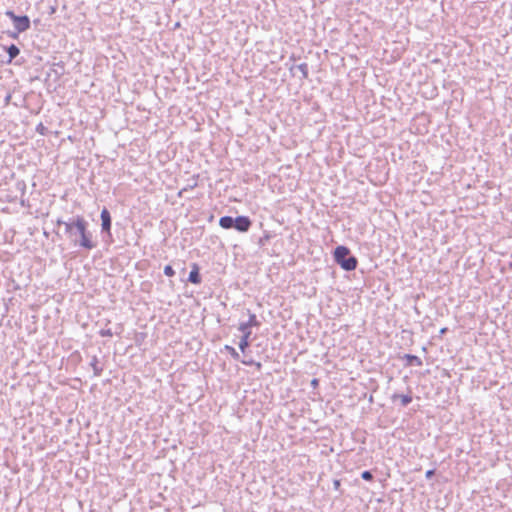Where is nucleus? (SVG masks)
Listing matches in <instances>:
<instances>
[{
  "mask_svg": "<svg viewBox=\"0 0 512 512\" xmlns=\"http://www.w3.org/2000/svg\"><path fill=\"white\" fill-rule=\"evenodd\" d=\"M241 362L244 365H254L257 370H260L262 368L261 362H256V361H253L252 359H243V360H241Z\"/></svg>",
  "mask_w": 512,
  "mask_h": 512,
  "instance_id": "obj_11",
  "label": "nucleus"
},
{
  "mask_svg": "<svg viewBox=\"0 0 512 512\" xmlns=\"http://www.w3.org/2000/svg\"><path fill=\"white\" fill-rule=\"evenodd\" d=\"M407 357H408L410 360H416V361H418V363H420V361H419L418 357H416V356H410V355H408Z\"/></svg>",
  "mask_w": 512,
  "mask_h": 512,
  "instance_id": "obj_21",
  "label": "nucleus"
},
{
  "mask_svg": "<svg viewBox=\"0 0 512 512\" xmlns=\"http://www.w3.org/2000/svg\"><path fill=\"white\" fill-rule=\"evenodd\" d=\"M350 254V249L343 245L337 246L333 252L335 262L345 271H353L358 265L357 258Z\"/></svg>",
  "mask_w": 512,
  "mask_h": 512,
  "instance_id": "obj_2",
  "label": "nucleus"
},
{
  "mask_svg": "<svg viewBox=\"0 0 512 512\" xmlns=\"http://www.w3.org/2000/svg\"><path fill=\"white\" fill-rule=\"evenodd\" d=\"M361 477L366 481H371L373 479V476L370 471L362 472Z\"/></svg>",
  "mask_w": 512,
  "mask_h": 512,
  "instance_id": "obj_15",
  "label": "nucleus"
},
{
  "mask_svg": "<svg viewBox=\"0 0 512 512\" xmlns=\"http://www.w3.org/2000/svg\"><path fill=\"white\" fill-rule=\"evenodd\" d=\"M433 475H434V470H428V471L426 472V477H427V478H430V477H432Z\"/></svg>",
  "mask_w": 512,
  "mask_h": 512,
  "instance_id": "obj_20",
  "label": "nucleus"
},
{
  "mask_svg": "<svg viewBox=\"0 0 512 512\" xmlns=\"http://www.w3.org/2000/svg\"><path fill=\"white\" fill-rule=\"evenodd\" d=\"M219 225L223 229H230V228L234 227V219L230 216L221 217L219 220Z\"/></svg>",
  "mask_w": 512,
  "mask_h": 512,
  "instance_id": "obj_7",
  "label": "nucleus"
},
{
  "mask_svg": "<svg viewBox=\"0 0 512 512\" xmlns=\"http://www.w3.org/2000/svg\"><path fill=\"white\" fill-rule=\"evenodd\" d=\"M340 485H341L340 480L335 479V480L333 481V486H334V488H335L336 490H338V489L340 488Z\"/></svg>",
  "mask_w": 512,
  "mask_h": 512,
  "instance_id": "obj_19",
  "label": "nucleus"
},
{
  "mask_svg": "<svg viewBox=\"0 0 512 512\" xmlns=\"http://www.w3.org/2000/svg\"><path fill=\"white\" fill-rule=\"evenodd\" d=\"M58 225H64L65 232L72 237L78 235L80 237L79 245L87 250H92L96 247V243L92 238V234L88 231V224L84 217L77 216L73 221L57 220Z\"/></svg>",
  "mask_w": 512,
  "mask_h": 512,
  "instance_id": "obj_1",
  "label": "nucleus"
},
{
  "mask_svg": "<svg viewBox=\"0 0 512 512\" xmlns=\"http://www.w3.org/2000/svg\"><path fill=\"white\" fill-rule=\"evenodd\" d=\"M7 52L9 55V62H10V61H12V59H14L15 57H17L19 55L20 50L16 45L12 44L7 48Z\"/></svg>",
  "mask_w": 512,
  "mask_h": 512,
  "instance_id": "obj_9",
  "label": "nucleus"
},
{
  "mask_svg": "<svg viewBox=\"0 0 512 512\" xmlns=\"http://www.w3.org/2000/svg\"><path fill=\"white\" fill-rule=\"evenodd\" d=\"M164 274L168 277H172L175 274V271L170 265L164 267Z\"/></svg>",
  "mask_w": 512,
  "mask_h": 512,
  "instance_id": "obj_13",
  "label": "nucleus"
},
{
  "mask_svg": "<svg viewBox=\"0 0 512 512\" xmlns=\"http://www.w3.org/2000/svg\"><path fill=\"white\" fill-rule=\"evenodd\" d=\"M251 335V331H247V333H245L241 340H240V343H239V348L240 350L244 353L246 351V349L249 347L250 345V342H249V337Z\"/></svg>",
  "mask_w": 512,
  "mask_h": 512,
  "instance_id": "obj_8",
  "label": "nucleus"
},
{
  "mask_svg": "<svg viewBox=\"0 0 512 512\" xmlns=\"http://www.w3.org/2000/svg\"><path fill=\"white\" fill-rule=\"evenodd\" d=\"M225 350L228 351V353L235 359V360H239L240 359V355L239 353L235 350L234 347L232 346H229V345H226L225 346Z\"/></svg>",
  "mask_w": 512,
  "mask_h": 512,
  "instance_id": "obj_10",
  "label": "nucleus"
},
{
  "mask_svg": "<svg viewBox=\"0 0 512 512\" xmlns=\"http://www.w3.org/2000/svg\"><path fill=\"white\" fill-rule=\"evenodd\" d=\"M239 330H240L241 332H243V335H244L245 333H247V331H250V327L248 326V324H247V323H241V324L239 325Z\"/></svg>",
  "mask_w": 512,
  "mask_h": 512,
  "instance_id": "obj_16",
  "label": "nucleus"
},
{
  "mask_svg": "<svg viewBox=\"0 0 512 512\" xmlns=\"http://www.w3.org/2000/svg\"><path fill=\"white\" fill-rule=\"evenodd\" d=\"M246 323L248 324V326L250 328L253 327V326H257L258 322H257L256 315L255 314H251L250 317H249L248 322H246Z\"/></svg>",
  "mask_w": 512,
  "mask_h": 512,
  "instance_id": "obj_12",
  "label": "nucleus"
},
{
  "mask_svg": "<svg viewBox=\"0 0 512 512\" xmlns=\"http://www.w3.org/2000/svg\"><path fill=\"white\" fill-rule=\"evenodd\" d=\"M99 334L102 337H112L113 336V332L110 328L100 330Z\"/></svg>",
  "mask_w": 512,
  "mask_h": 512,
  "instance_id": "obj_14",
  "label": "nucleus"
},
{
  "mask_svg": "<svg viewBox=\"0 0 512 512\" xmlns=\"http://www.w3.org/2000/svg\"><path fill=\"white\" fill-rule=\"evenodd\" d=\"M401 401H402L403 405H407V404H409L412 401V398L410 396H408V395H403L401 397Z\"/></svg>",
  "mask_w": 512,
  "mask_h": 512,
  "instance_id": "obj_17",
  "label": "nucleus"
},
{
  "mask_svg": "<svg viewBox=\"0 0 512 512\" xmlns=\"http://www.w3.org/2000/svg\"><path fill=\"white\" fill-rule=\"evenodd\" d=\"M318 385H319V380L317 378H314V379L311 380V386L313 388H317Z\"/></svg>",
  "mask_w": 512,
  "mask_h": 512,
  "instance_id": "obj_18",
  "label": "nucleus"
},
{
  "mask_svg": "<svg viewBox=\"0 0 512 512\" xmlns=\"http://www.w3.org/2000/svg\"><path fill=\"white\" fill-rule=\"evenodd\" d=\"M6 15L13 21L14 27L18 32H24L30 27V20L27 16H17L12 11H7Z\"/></svg>",
  "mask_w": 512,
  "mask_h": 512,
  "instance_id": "obj_3",
  "label": "nucleus"
},
{
  "mask_svg": "<svg viewBox=\"0 0 512 512\" xmlns=\"http://www.w3.org/2000/svg\"><path fill=\"white\" fill-rule=\"evenodd\" d=\"M189 281L193 284H199L201 282L199 266L197 264L192 265V270L190 271L189 274Z\"/></svg>",
  "mask_w": 512,
  "mask_h": 512,
  "instance_id": "obj_6",
  "label": "nucleus"
},
{
  "mask_svg": "<svg viewBox=\"0 0 512 512\" xmlns=\"http://www.w3.org/2000/svg\"><path fill=\"white\" fill-rule=\"evenodd\" d=\"M251 224L252 222L247 216H238L234 219V228L239 232H247Z\"/></svg>",
  "mask_w": 512,
  "mask_h": 512,
  "instance_id": "obj_4",
  "label": "nucleus"
},
{
  "mask_svg": "<svg viewBox=\"0 0 512 512\" xmlns=\"http://www.w3.org/2000/svg\"><path fill=\"white\" fill-rule=\"evenodd\" d=\"M100 217H101L102 230L109 233L111 230V216H110L109 211L106 208H104L101 211Z\"/></svg>",
  "mask_w": 512,
  "mask_h": 512,
  "instance_id": "obj_5",
  "label": "nucleus"
}]
</instances>
